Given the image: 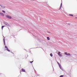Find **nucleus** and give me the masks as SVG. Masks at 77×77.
Segmentation results:
<instances>
[{"label": "nucleus", "instance_id": "f257e3e1", "mask_svg": "<svg viewBox=\"0 0 77 77\" xmlns=\"http://www.w3.org/2000/svg\"><path fill=\"white\" fill-rule=\"evenodd\" d=\"M6 17L8 18V19H11V18H12L11 16H9V15H7L6 16Z\"/></svg>", "mask_w": 77, "mask_h": 77}, {"label": "nucleus", "instance_id": "f8f14e48", "mask_svg": "<svg viewBox=\"0 0 77 77\" xmlns=\"http://www.w3.org/2000/svg\"><path fill=\"white\" fill-rule=\"evenodd\" d=\"M50 55L51 57H53V54H52V53H51Z\"/></svg>", "mask_w": 77, "mask_h": 77}, {"label": "nucleus", "instance_id": "f3484780", "mask_svg": "<svg viewBox=\"0 0 77 77\" xmlns=\"http://www.w3.org/2000/svg\"><path fill=\"white\" fill-rule=\"evenodd\" d=\"M2 12H3L4 13H5L6 12L5 11L3 10L2 11Z\"/></svg>", "mask_w": 77, "mask_h": 77}, {"label": "nucleus", "instance_id": "412c9836", "mask_svg": "<svg viewBox=\"0 0 77 77\" xmlns=\"http://www.w3.org/2000/svg\"><path fill=\"white\" fill-rule=\"evenodd\" d=\"M57 63L58 64V65H59V62H57Z\"/></svg>", "mask_w": 77, "mask_h": 77}, {"label": "nucleus", "instance_id": "f03ea898", "mask_svg": "<svg viewBox=\"0 0 77 77\" xmlns=\"http://www.w3.org/2000/svg\"><path fill=\"white\" fill-rule=\"evenodd\" d=\"M1 8H2V9H5V6L2 5H0Z\"/></svg>", "mask_w": 77, "mask_h": 77}, {"label": "nucleus", "instance_id": "2eb2a0df", "mask_svg": "<svg viewBox=\"0 0 77 77\" xmlns=\"http://www.w3.org/2000/svg\"><path fill=\"white\" fill-rule=\"evenodd\" d=\"M65 54H66V56H67V54H67V52H65L64 53Z\"/></svg>", "mask_w": 77, "mask_h": 77}, {"label": "nucleus", "instance_id": "7ed1b4c3", "mask_svg": "<svg viewBox=\"0 0 77 77\" xmlns=\"http://www.w3.org/2000/svg\"><path fill=\"white\" fill-rule=\"evenodd\" d=\"M62 6V4L61 3L60 6V8H59V9H61V8Z\"/></svg>", "mask_w": 77, "mask_h": 77}, {"label": "nucleus", "instance_id": "4468645a", "mask_svg": "<svg viewBox=\"0 0 77 77\" xmlns=\"http://www.w3.org/2000/svg\"><path fill=\"white\" fill-rule=\"evenodd\" d=\"M58 54V55H59L60 54V52H59Z\"/></svg>", "mask_w": 77, "mask_h": 77}, {"label": "nucleus", "instance_id": "1a4fd4ad", "mask_svg": "<svg viewBox=\"0 0 77 77\" xmlns=\"http://www.w3.org/2000/svg\"><path fill=\"white\" fill-rule=\"evenodd\" d=\"M6 50L7 51H8L9 52H10V50H9V49H8V48Z\"/></svg>", "mask_w": 77, "mask_h": 77}, {"label": "nucleus", "instance_id": "9d476101", "mask_svg": "<svg viewBox=\"0 0 77 77\" xmlns=\"http://www.w3.org/2000/svg\"><path fill=\"white\" fill-rule=\"evenodd\" d=\"M47 39L48 40H50V38H49V37H47Z\"/></svg>", "mask_w": 77, "mask_h": 77}, {"label": "nucleus", "instance_id": "20e7f679", "mask_svg": "<svg viewBox=\"0 0 77 77\" xmlns=\"http://www.w3.org/2000/svg\"><path fill=\"white\" fill-rule=\"evenodd\" d=\"M22 71L23 72H26V70H25V69H22Z\"/></svg>", "mask_w": 77, "mask_h": 77}, {"label": "nucleus", "instance_id": "9b49d317", "mask_svg": "<svg viewBox=\"0 0 77 77\" xmlns=\"http://www.w3.org/2000/svg\"><path fill=\"white\" fill-rule=\"evenodd\" d=\"M69 15L70 16H71V17H73V15L72 14H69Z\"/></svg>", "mask_w": 77, "mask_h": 77}, {"label": "nucleus", "instance_id": "dca6fc26", "mask_svg": "<svg viewBox=\"0 0 77 77\" xmlns=\"http://www.w3.org/2000/svg\"><path fill=\"white\" fill-rule=\"evenodd\" d=\"M58 55L60 56V57H62V55L61 54H60V55Z\"/></svg>", "mask_w": 77, "mask_h": 77}, {"label": "nucleus", "instance_id": "423d86ee", "mask_svg": "<svg viewBox=\"0 0 77 77\" xmlns=\"http://www.w3.org/2000/svg\"><path fill=\"white\" fill-rule=\"evenodd\" d=\"M1 15L3 17H4V14H3L2 13H1Z\"/></svg>", "mask_w": 77, "mask_h": 77}, {"label": "nucleus", "instance_id": "6e6552de", "mask_svg": "<svg viewBox=\"0 0 77 77\" xmlns=\"http://www.w3.org/2000/svg\"><path fill=\"white\" fill-rule=\"evenodd\" d=\"M5 27V26H2V30H3V27Z\"/></svg>", "mask_w": 77, "mask_h": 77}, {"label": "nucleus", "instance_id": "a211bd4d", "mask_svg": "<svg viewBox=\"0 0 77 77\" xmlns=\"http://www.w3.org/2000/svg\"><path fill=\"white\" fill-rule=\"evenodd\" d=\"M63 75H61L60 76V77H63Z\"/></svg>", "mask_w": 77, "mask_h": 77}, {"label": "nucleus", "instance_id": "0eeeda50", "mask_svg": "<svg viewBox=\"0 0 77 77\" xmlns=\"http://www.w3.org/2000/svg\"><path fill=\"white\" fill-rule=\"evenodd\" d=\"M71 55V54H70V53H68L67 54V56H70Z\"/></svg>", "mask_w": 77, "mask_h": 77}, {"label": "nucleus", "instance_id": "ddd939ff", "mask_svg": "<svg viewBox=\"0 0 77 77\" xmlns=\"http://www.w3.org/2000/svg\"><path fill=\"white\" fill-rule=\"evenodd\" d=\"M6 26H7L8 27H9V24H7L6 25Z\"/></svg>", "mask_w": 77, "mask_h": 77}, {"label": "nucleus", "instance_id": "39448f33", "mask_svg": "<svg viewBox=\"0 0 77 77\" xmlns=\"http://www.w3.org/2000/svg\"><path fill=\"white\" fill-rule=\"evenodd\" d=\"M3 42H4V45H5V38H4V39H3Z\"/></svg>", "mask_w": 77, "mask_h": 77}, {"label": "nucleus", "instance_id": "4be33fe9", "mask_svg": "<svg viewBox=\"0 0 77 77\" xmlns=\"http://www.w3.org/2000/svg\"><path fill=\"white\" fill-rule=\"evenodd\" d=\"M2 14V13H1V12H0V14Z\"/></svg>", "mask_w": 77, "mask_h": 77}, {"label": "nucleus", "instance_id": "6ab92c4d", "mask_svg": "<svg viewBox=\"0 0 77 77\" xmlns=\"http://www.w3.org/2000/svg\"><path fill=\"white\" fill-rule=\"evenodd\" d=\"M5 48H7V49L8 48V47H7V46H5Z\"/></svg>", "mask_w": 77, "mask_h": 77}, {"label": "nucleus", "instance_id": "aec40b11", "mask_svg": "<svg viewBox=\"0 0 77 77\" xmlns=\"http://www.w3.org/2000/svg\"><path fill=\"white\" fill-rule=\"evenodd\" d=\"M33 62V61H30V63H32Z\"/></svg>", "mask_w": 77, "mask_h": 77}]
</instances>
